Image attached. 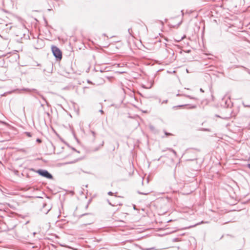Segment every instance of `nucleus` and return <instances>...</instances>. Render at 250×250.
Segmentation results:
<instances>
[{"label": "nucleus", "instance_id": "nucleus-7", "mask_svg": "<svg viewBox=\"0 0 250 250\" xmlns=\"http://www.w3.org/2000/svg\"><path fill=\"white\" fill-rule=\"evenodd\" d=\"M37 142H38L39 143H41L42 142V141L40 139H37Z\"/></svg>", "mask_w": 250, "mask_h": 250}, {"label": "nucleus", "instance_id": "nucleus-9", "mask_svg": "<svg viewBox=\"0 0 250 250\" xmlns=\"http://www.w3.org/2000/svg\"><path fill=\"white\" fill-rule=\"evenodd\" d=\"M100 112L102 114H103V113H104L103 110H102V109L100 110Z\"/></svg>", "mask_w": 250, "mask_h": 250}, {"label": "nucleus", "instance_id": "nucleus-1", "mask_svg": "<svg viewBox=\"0 0 250 250\" xmlns=\"http://www.w3.org/2000/svg\"><path fill=\"white\" fill-rule=\"evenodd\" d=\"M52 51L54 56L58 59L61 60L62 58L61 51L56 46H52L51 47Z\"/></svg>", "mask_w": 250, "mask_h": 250}, {"label": "nucleus", "instance_id": "nucleus-4", "mask_svg": "<svg viewBox=\"0 0 250 250\" xmlns=\"http://www.w3.org/2000/svg\"><path fill=\"white\" fill-rule=\"evenodd\" d=\"M169 150L171 151H172L175 155L176 154V152L175 151V150H174L173 149H171V148H169Z\"/></svg>", "mask_w": 250, "mask_h": 250}, {"label": "nucleus", "instance_id": "nucleus-5", "mask_svg": "<svg viewBox=\"0 0 250 250\" xmlns=\"http://www.w3.org/2000/svg\"><path fill=\"white\" fill-rule=\"evenodd\" d=\"M165 134H166V136H168V135H171L172 134L170 133H168L166 131H165Z\"/></svg>", "mask_w": 250, "mask_h": 250}, {"label": "nucleus", "instance_id": "nucleus-6", "mask_svg": "<svg viewBox=\"0 0 250 250\" xmlns=\"http://www.w3.org/2000/svg\"><path fill=\"white\" fill-rule=\"evenodd\" d=\"M108 194L109 195H113V193H112L111 191H109L108 192Z\"/></svg>", "mask_w": 250, "mask_h": 250}, {"label": "nucleus", "instance_id": "nucleus-10", "mask_svg": "<svg viewBox=\"0 0 250 250\" xmlns=\"http://www.w3.org/2000/svg\"><path fill=\"white\" fill-rule=\"evenodd\" d=\"M140 194H144V195H147V193H140Z\"/></svg>", "mask_w": 250, "mask_h": 250}, {"label": "nucleus", "instance_id": "nucleus-2", "mask_svg": "<svg viewBox=\"0 0 250 250\" xmlns=\"http://www.w3.org/2000/svg\"><path fill=\"white\" fill-rule=\"evenodd\" d=\"M37 172L39 173L40 175L46 178L51 179H52L53 176L51 174H50L47 170H42V169H39L37 170Z\"/></svg>", "mask_w": 250, "mask_h": 250}, {"label": "nucleus", "instance_id": "nucleus-11", "mask_svg": "<svg viewBox=\"0 0 250 250\" xmlns=\"http://www.w3.org/2000/svg\"><path fill=\"white\" fill-rule=\"evenodd\" d=\"M248 167L250 169V164L248 165Z\"/></svg>", "mask_w": 250, "mask_h": 250}, {"label": "nucleus", "instance_id": "nucleus-8", "mask_svg": "<svg viewBox=\"0 0 250 250\" xmlns=\"http://www.w3.org/2000/svg\"><path fill=\"white\" fill-rule=\"evenodd\" d=\"M196 107V105H193L191 107H190V108H195Z\"/></svg>", "mask_w": 250, "mask_h": 250}, {"label": "nucleus", "instance_id": "nucleus-3", "mask_svg": "<svg viewBox=\"0 0 250 250\" xmlns=\"http://www.w3.org/2000/svg\"><path fill=\"white\" fill-rule=\"evenodd\" d=\"M47 206L46 204H43L42 208L41 209L42 213H43L45 214H47L49 212V211L50 210V208H51L49 206H48V207L47 208H46V207Z\"/></svg>", "mask_w": 250, "mask_h": 250}]
</instances>
